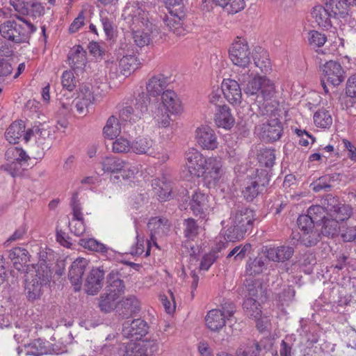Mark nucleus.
Listing matches in <instances>:
<instances>
[{"mask_svg":"<svg viewBox=\"0 0 356 356\" xmlns=\"http://www.w3.org/2000/svg\"><path fill=\"white\" fill-rule=\"evenodd\" d=\"M123 356H145L143 341L128 343Z\"/></svg>","mask_w":356,"mask_h":356,"instance_id":"680f3d73","label":"nucleus"},{"mask_svg":"<svg viewBox=\"0 0 356 356\" xmlns=\"http://www.w3.org/2000/svg\"><path fill=\"white\" fill-rule=\"evenodd\" d=\"M24 353L25 355H32V356H41L42 355L47 354L48 353V349L45 346L44 341L43 340L38 339L34 340L31 343L28 345L24 346V349L19 350L18 348V353Z\"/></svg>","mask_w":356,"mask_h":356,"instance_id":"72a5a7b5","label":"nucleus"},{"mask_svg":"<svg viewBox=\"0 0 356 356\" xmlns=\"http://www.w3.org/2000/svg\"><path fill=\"white\" fill-rule=\"evenodd\" d=\"M79 244L85 249L101 253L102 255L106 257L108 248L104 244L94 238H81L79 240Z\"/></svg>","mask_w":356,"mask_h":356,"instance_id":"37998d69","label":"nucleus"},{"mask_svg":"<svg viewBox=\"0 0 356 356\" xmlns=\"http://www.w3.org/2000/svg\"><path fill=\"white\" fill-rule=\"evenodd\" d=\"M105 270L102 267L93 268L86 280V291L88 294L94 295L99 291L103 286Z\"/></svg>","mask_w":356,"mask_h":356,"instance_id":"a211bd4d","label":"nucleus"},{"mask_svg":"<svg viewBox=\"0 0 356 356\" xmlns=\"http://www.w3.org/2000/svg\"><path fill=\"white\" fill-rule=\"evenodd\" d=\"M77 99L92 104L97 101V95L93 94L92 87L89 85H84L80 88V93Z\"/></svg>","mask_w":356,"mask_h":356,"instance_id":"e2e57ef3","label":"nucleus"},{"mask_svg":"<svg viewBox=\"0 0 356 356\" xmlns=\"http://www.w3.org/2000/svg\"><path fill=\"white\" fill-rule=\"evenodd\" d=\"M259 137L266 141L274 142L280 139L282 133V125L277 118H272L256 127Z\"/></svg>","mask_w":356,"mask_h":356,"instance_id":"f8f14e48","label":"nucleus"},{"mask_svg":"<svg viewBox=\"0 0 356 356\" xmlns=\"http://www.w3.org/2000/svg\"><path fill=\"white\" fill-rule=\"evenodd\" d=\"M226 243H221L217 245L216 250H212L209 253L205 254L200 264V268L203 270H208L211 265L218 258V253L221 251L222 249L226 248Z\"/></svg>","mask_w":356,"mask_h":356,"instance_id":"58836bf2","label":"nucleus"},{"mask_svg":"<svg viewBox=\"0 0 356 356\" xmlns=\"http://www.w3.org/2000/svg\"><path fill=\"white\" fill-rule=\"evenodd\" d=\"M121 132V127L118 118L115 115L110 116L103 129V134L106 138L113 140Z\"/></svg>","mask_w":356,"mask_h":356,"instance_id":"e433bc0d","label":"nucleus"},{"mask_svg":"<svg viewBox=\"0 0 356 356\" xmlns=\"http://www.w3.org/2000/svg\"><path fill=\"white\" fill-rule=\"evenodd\" d=\"M186 165L190 173L197 177H200V174L202 171L207 159H205L203 155L195 148H190L186 152Z\"/></svg>","mask_w":356,"mask_h":356,"instance_id":"dca6fc26","label":"nucleus"},{"mask_svg":"<svg viewBox=\"0 0 356 356\" xmlns=\"http://www.w3.org/2000/svg\"><path fill=\"white\" fill-rule=\"evenodd\" d=\"M307 39L309 45L314 48L323 46L327 41L325 35L317 31H310Z\"/></svg>","mask_w":356,"mask_h":356,"instance_id":"13d9d810","label":"nucleus"},{"mask_svg":"<svg viewBox=\"0 0 356 356\" xmlns=\"http://www.w3.org/2000/svg\"><path fill=\"white\" fill-rule=\"evenodd\" d=\"M88 265V261L86 259L79 257L72 262L70 268L68 278L76 291L81 288L82 277Z\"/></svg>","mask_w":356,"mask_h":356,"instance_id":"4be33fe9","label":"nucleus"},{"mask_svg":"<svg viewBox=\"0 0 356 356\" xmlns=\"http://www.w3.org/2000/svg\"><path fill=\"white\" fill-rule=\"evenodd\" d=\"M261 350L259 343L255 341H248L240 346L236 356H259Z\"/></svg>","mask_w":356,"mask_h":356,"instance_id":"a18cd8bd","label":"nucleus"},{"mask_svg":"<svg viewBox=\"0 0 356 356\" xmlns=\"http://www.w3.org/2000/svg\"><path fill=\"white\" fill-rule=\"evenodd\" d=\"M51 275L47 274V271L42 270V273L35 272V276L31 281H26L25 284V293L29 300L33 301L40 298L44 289L50 283Z\"/></svg>","mask_w":356,"mask_h":356,"instance_id":"1a4fd4ad","label":"nucleus"},{"mask_svg":"<svg viewBox=\"0 0 356 356\" xmlns=\"http://www.w3.org/2000/svg\"><path fill=\"white\" fill-rule=\"evenodd\" d=\"M150 103V98L149 95L144 92H140L135 99L134 109L136 111V115L140 116V118L148 111V106Z\"/></svg>","mask_w":356,"mask_h":356,"instance_id":"c03bdc74","label":"nucleus"},{"mask_svg":"<svg viewBox=\"0 0 356 356\" xmlns=\"http://www.w3.org/2000/svg\"><path fill=\"white\" fill-rule=\"evenodd\" d=\"M140 305L138 300L135 296H128L123 299L119 305L118 312L123 318L132 316L140 311Z\"/></svg>","mask_w":356,"mask_h":356,"instance_id":"bb28decb","label":"nucleus"},{"mask_svg":"<svg viewBox=\"0 0 356 356\" xmlns=\"http://www.w3.org/2000/svg\"><path fill=\"white\" fill-rule=\"evenodd\" d=\"M226 320L224 314L218 309L210 310L205 318L207 327L214 332L222 329L225 325Z\"/></svg>","mask_w":356,"mask_h":356,"instance_id":"c85d7f7f","label":"nucleus"},{"mask_svg":"<svg viewBox=\"0 0 356 356\" xmlns=\"http://www.w3.org/2000/svg\"><path fill=\"white\" fill-rule=\"evenodd\" d=\"M102 169L104 172L115 173L122 172V176L128 179L134 175L136 172L135 168L127 166L126 161L115 156H107L102 162Z\"/></svg>","mask_w":356,"mask_h":356,"instance_id":"ddd939ff","label":"nucleus"},{"mask_svg":"<svg viewBox=\"0 0 356 356\" xmlns=\"http://www.w3.org/2000/svg\"><path fill=\"white\" fill-rule=\"evenodd\" d=\"M118 298L115 293H105L100 296L99 307L100 309L105 312H109L115 307V301Z\"/></svg>","mask_w":356,"mask_h":356,"instance_id":"8fccbe9b","label":"nucleus"},{"mask_svg":"<svg viewBox=\"0 0 356 356\" xmlns=\"http://www.w3.org/2000/svg\"><path fill=\"white\" fill-rule=\"evenodd\" d=\"M27 13H24V15H30L33 18L40 17L44 13V6L37 1H28L26 5Z\"/></svg>","mask_w":356,"mask_h":356,"instance_id":"0e129e2a","label":"nucleus"},{"mask_svg":"<svg viewBox=\"0 0 356 356\" xmlns=\"http://www.w3.org/2000/svg\"><path fill=\"white\" fill-rule=\"evenodd\" d=\"M254 63L262 72L266 73L271 70V64L268 58V54L261 47L255 49L252 56Z\"/></svg>","mask_w":356,"mask_h":356,"instance_id":"c9c22d12","label":"nucleus"},{"mask_svg":"<svg viewBox=\"0 0 356 356\" xmlns=\"http://www.w3.org/2000/svg\"><path fill=\"white\" fill-rule=\"evenodd\" d=\"M214 120L218 127L225 129H230L234 123V118L227 105L217 106Z\"/></svg>","mask_w":356,"mask_h":356,"instance_id":"cd10ccee","label":"nucleus"},{"mask_svg":"<svg viewBox=\"0 0 356 356\" xmlns=\"http://www.w3.org/2000/svg\"><path fill=\"white\" fill-rule=\"evenodd\" d=\"M352 213V209L348 205L339 204L337 209L330 214V217L337 220L338 222H343L348 220Z\"/></svg>","mask_w":356,"mask_h":356,"instance_id":"4d7b16f0","label":"nucleus"},{"mask_svg":"<svg viewBox=\"0 0 356 356\" xmlns=\"http://www.w3.org/2000/svg\"><path fill=\"white\" fill-rule=\"evenodd\" d=\"M39 134L36 138L37 146L33 148V157L35 159H40L44 156V150L49 149V144L46 143L45 138Z\"/></svg>","mask_w":356,"mask_h":356,"instance_id":"338daca9","label":"nucleus"},{"mask_svg":"<svg viewBox=\"0 0 356 356\" xmlns=\"http://www.w3.org/2000/svg\"><path fill=\"white\" fill-rule=\"evenodd\" d=\"M250 49L244 39L238 38L229 49V56L232 63L241 68V70H248L250 64Z\"/></svg>","mask_w":356,"mask_h":356,"instance_id":"423d86ee","label":"nucleus"},{"mask_svg":"<svg viewBox=\"0 0 356 356\" xmlns=\"http://www.w3.org/2000/svg\"><path fill=\"white\" fill-rule=\"evenodd\" d=\"M159 106L162 107L165 111L171 115H178L183 111L181 102L177 95L171 90H166L161 95V102Z\"/></svg>","mask_w":356,"mask_h":356,"instance_id":"412c9836","label":"nucleus"},{"mask_svg":"<svg viewBox=\"0 0 356 356\" xmlns=\"http://www.w3.org/2000/svg\"><path fill=\"white\" fill-rule=\"evenodd\" d=\"M51 258V250L40 248L38 252V261L36 264L31 265V267L32 268H34L35 272L42 273V270H44L45 272L47 270V274H50V275H51V272L49 266Z\"/></svg>","mask_w":356,"mask_h":356,"instance_id":"c756f323","label":"nucleus"},{"mask_svg":"<svg viewBox=\"0 0 356 356\" xmlns=\"http://www.w3.org/2000/svg\"><path fill=\"white\" fill-rule=\"evenodd\" d=\"M257 159L261 166L271 168L275 160L274 149L266 148L260 150Z\"/></svg>","mask_w":356,"mask_h":356,"instance_id":"603ef678","label":"nucleus"},{"mask_svg":"<svg viewBox=\"0 0 356 356\" xmlns=\"http://www.w3.org/2000/svg\"><path fill=\"white\" fill-rule=\"evenodd\" d=\"M200 177H202L204 185L207 188L215 187L225 173L221 159L218 157H209L204 168L201 171Z\"/></svg>","mask_w":356,"mask_h":356,"instance_id":"39448f33","label":"nucleus"},{"mask_svg":"<svg viewBox=\"0 0 356 356\" xmlns=\"http://www.w3.org/2000/svg\"><path fill=\"white\" fill-rule=\"evenodd\" d=\"M131 151L136 154H147L164 163L168 159L166 153H160L154 140L149 137H138L131 143Z\"/></svg>","mask_w":356,"mask_h":356,"instance_id":"0eeeda50","label":"nucleus"},{"mask_svg":"<svg viewBox=\"0 0 356 356\" xmlns=\"http://www.w3.org/2000/svg\"><path fill=\"white\" fill-rule=\"evenodd\" d=\"M321 234L314 228L300 234V242L307 247L315 245L320 240Z\"/></svg>","mask_w":356,"mask_h":356,"instance_id":"3c124183","label":"nucleus"},{"mask_svg":"<svg viewBox=\"0 0 356 356\" xmlns=\"http://www.w3.org/2000/svg\"><path fill=\"white\" fill-rule=\"evenodd\" d=\"M147 323L140 318L134 319L131 323L126 321L122 325V334L131 340L140 339L147 333Z\"/></svg>","mask_w":356,"mask_h":356,"instance_id":"2eb2a0df","label":"nucleus"},{"mask_svg":"<svg viewBox=\"0 0 356 356\" xmlns=\"http://www.w3.org/2000/svg\"><path fill=\"white\" fill-rule=\"evenodd\" d=\"M325 5L332 18L344 17L347 14L346 3L342 0H326Z\"/></svg>","mask_w":356,"mask_h":356,"instance_id":"4c0bfd02","label":"nucleus"},{"mask_svg":"<svg viewBox=\"0 0 356 356\" xmlns=\"http://www.w3.org/2000/svg\"><path fill=\"white\" fill-rule=\"evenodd\" d=\"M21 22L7 20L0 25V35L14 44L29 43L31 35L37 28L22 17L17 16Z\"/></svg>","mask_w":356,"mask_h":356,"instance_id":"20e7f679","label":"nucleus"},{"mask_svg":"<svg viewBox=\"0 0 356 356\" xmlns=\"http://www.w3.org/2000/svg\"><path fill=\"white\" fill-rule=\"evenodd\" d=\"M240 86L238 80L229 79L223 80L221 84L222 92L225 97L232 104L241 102L242 94Z\"/></svg>","mask_w":356,"mask_h":356,"instance_id":"5701e85b","label":"nucleus"},{"mask_svg":"<svg viewBox=\"0 0 356 356\" xmlns=\"http://www.w3.org/2000/svg\"><path fill=\"white\" fill-rule=\"evenodd\" d=\"M131 150V143L125 138L120 137L113 143V151L115 153H124Z\"/></svg>","mask_w":356,"mask_h":356,"instance_id":"774afa93","label":"nucleus"},{"mask_svg":"<svg viewBox=\"0 0 356 356\" xmlns=\"http://www.w3.org/2000/svg\"><path fill=\"white\" fill-rule=\"evenodd\" d=\"M152 8V2L147 0L128 5L124 10L123 15L132 31L134 41L140 47L148 45L151 40L154 25L149 21V12Z\"/></svg>","mask_w":356,"mask_h":356,"instance_id":"f03ea898","label":"nucleus"},{"mask_svg":"<svg viewBox=\"0 0 356 356\" xmlns=\"http://www.w3.org/2000/svg\"><path fill=\"white\" fill-rule=\"evenodd\" d=\"M119 118L121 120L130 122H136L140 120V117L136 115L134 108L129 105L122 106L119 109Z\"/></svg>","mask_w":356,"mask_h":356,"instance_id":"5fc2aeb1","label":"nucleus"},{"mask_svg":"<svg viewBox=\"0 0 356 356\" xmlns=\"http://www.w3.org/2000/svg\"><path fill=\"white\" fill-rule=\"evenodd\" d=\"M170 225L167 219H162L158 217L152 218L147 224V228L149 231V240L147 242V250L145 254V257L150 254V249L152 245L159 248L156 243L157 236H162L168 230Z\"/></svg>","mask_w":356,"mask_h":356,"instance_id":"9b49d317","label":"nucleus"},{"mask_svg":"<svg viewBox=\"0 0 356 356\" xmlns=\"http://www.w3.org/2000/svg\"><path fill=\"white\" fill-rule=\"evenodd\" d=\"M323 79L334 86L340 85L346 78V73L341 64L334 60L327 61L322 66Z\"/></svg>","mask_w":356,"mask_h":356,"instance_id":"4468645a","label":"nucleus"},{"mask_svg":"<svg viewBox=\"0 0 356 356\" xmlns=\"http://www.w3.org/2000/svg\"><path fill=\"white\" fill-rule=\"evenodd\" d=\"M29 252L19 247L10 250L8 254L15 268L24 273H28L30 270L31 266L26 264L29 261Z\"/></svg>","mask_w":356,"mask_h":356,"instance_id":"aec40b11","label":"nucleus"},{"mask_svg":"<svg viewBox=\"0 0 356 356\" xmlns=\"http://www.w3.org/2000/svg\"><path fill=\"white\" fill-rule=\"evenodd\" d=\"M250 249L251 245L250 243H246L244 245L236 246L229 252L227 256V259H229L232 257H234V259L235 261L243 260L245 257L246 253L249 252Z\"/></svg>","mask_w":356,"mask_h":356,"instance_id":"052dcab7","label":"nucleus"},{"mask_svg":"<svg viewBox=\"0 0 356 356\" xmlns=\"http://www.w3.org/2000/svg\"><path fill=\"white\" fill-rule=\"evenodd\" d=\"M216 5L225 8L229 13L234 14L242 10L245 6L244 0H213Z\"/></svg>","mask_w":356,"mask_h":356,"instance_id":"49530a36","label":"nucleus"},{"mask_svg":"<svg viewBox=\"0 0 356 356\" xmlns=\"http://www.w3.org/2000/svg\"><path fill=\"white\" fill-rule=\"evenodd\" d=\"M169 15H165L163 21L170 31L177 36L184 35L186 30L183 27V19L185 16L183 7L179 5H173L168 8Z\"/></svg>","mask_w":356,"mask_h":356,"instance_id":"9d476101","label":"nucleus"},{"mask_svg":"<svg viewBox=\"0 0 356 356\" xmlns=\"http://www.w3.org/2000/svg\"><path fill=\"white\" fill-rule=\"evenodd\" d=\"M184 234L188 241H194L197 236L200 227L193 218H187L184 220Z\"/></svg>","mask_w":356,"mask_h":356,"instance_id":"09e8293b","label":"nucleus"},{"mask_svg":"<svg viewBox=\"0 0 356 356\" xmlns=\"http://www.w3.org/2000/svg\"><path fill=\"white\" fill-rule=\"evenodd\" d=\"M140 65V63L136 56L134 55L124 56L119 60V67L120 73L127 77L133 72H134Z\"/></svg>","mask_w":356,"mask_h":356,"instance_id":"f704fd0d","label":"nucleus"},{"mask_svg":"<svg viewBox=\"0 0 356 356\" xmlns=\"http://www.w3.org/2000/svg\"><path fill=\"white\" fill-rule=\"evenodd\" d=\"M197 143L207 149H215L218 143L215 131L207 126H202L197 129L195 131Z\"/></svg>","mask_w":356,"mask_h":356,"instance_id":"6ab92c4d","label":"nucleus"},{"mask_svg":"<svg viewBox=\"0 0 356 356\" xmlns=\"http://www.w3.org/2000/svg\"><path fill=\"white\" fill-rule=\"evenodd\" d=\"M5 156L11 163L17 162L18 163L27 161L30 159V156L23 149L17 147L8 148L6 152Z\"/></svg>","mask_w":356,"mask_h":356,"instance_id":"a19ab883","label":"nucleus"},{"mask_svg":"<svg viewBox=\"0 0 356 356\" xmlns=\"http://www.w3.org/2000/svg\"><path fill=\"white\" fill-rule=\"evenodd\" d=\"M270 177L266 170H261L259 175L254 178L248 179L242 191L243 197L248 201H252L260 193H263L269 184Z\"/></svg>","mask_w":356,"mask_h":356,"instance_id":"6e6552de","label":"nucleus"},{"mask_svg":"<svg viewBox=\"0 0 356 356\" xmlns=\"http://www.w3.org/2000/svg\"><path fill=\"white\" fill-rule=\"evenodd\" d=\"M152 186L154 193L161 201H166L171 197L172 183L166 177L156 179L152 181Z\"/></svg>","mask_w":356,"mask_h":356,"instance_id":"b1692460","label":"nucleus"},{"mask_svg":"<svg viewBox=\"0 0 356 356\" xmlns=\"http://www.w3.org/2000/svg\"><path fill=\"white\" fill-rule=\"evenodd\" d=\"M169 114H170L169 112L158 106L153 113V118L159 127H167L170 126L171 122Z\"/></svg>","mask_w":356,"mask_h":356,"instance_id":"864d4df0","label":"nucleus"},{"mask_svg":"<svg viewBox=\"0 0 356 356\" xmlns=\"http://www.w3.org/2000/svg\"><path fill=\"white\" fill-rule=\"evenodd\" d=\"M67 60L75 73L82 72L87 63L86 51L81 45L74 46L68 53Z\"/></svg>","mask_w":356,"mask_h":356,"instance_id":"f3484780","label":"nucleus"},{"mask_svg":"<svg viewBox=\"0 0 356 356\" xmlns=\"http://www.w3.org/2000/svg\"><path fill=\"white\" fill-rule=\"evenodd\" d=\"M168 79L163 74H157L152 76L146 83L147 95L152 97L162 95L166 90Z\"/></svg>","mask_w":356,"mask_h":356,"instance_id":"a878e982","label":"nucleus"},{"mask_svg":"<svg viewBox=\"0 0 356 356\" xmlns=\"http://www.w3.org/2000/svg\"><path fill=\"white\" fill-rule=\"evenodd\" d=\"M293 253V248L288 245L269 248L266 250V257L275 262H284L290 259Z\"/></svg>","mask_w":356,"mask_h":356,"instance_id":"393cba45","label":"nucleus"},{"mask_svg":"<svg viewBox=\"0 0 356 356\" xmlns=\"http://www.w3.org/2000/svg\"><path fill=\"white\" fill-rule=\"evenodd\" d=\"M314 122L316 127L326 129L332 124V118L328 111L320 109L314 115Z\"/></svg>","mask_w":356,"mask_h":356,"instance_id":"de8ad7c7","label":"nucleus"},{"mask_svg":"<svg viewBox=\"0 0 356 356\" xmlns=\"http://www.w3.org/2000/svg\"><path fill=\"white\" fill-rule=\"evenodd\" d=\"M254 219L252 209L241 202L234 204L230 213L231 226L225 233V239L232 242L242 239L252 229Z\"/></svg>","mask_w":356,"mask_h":356,"instance_id":"7ed1b4c3","label":"nucleus"},{"mask_svg":"<svg viewBox=\"0 0 356 356\" xmlns=\"http://www.w3.org/2000/svg\"><path fill=\"white\" fill-rule=\"evenodd\" d=\"M312 16L320 27L328 29L332 26L331 19L329 11L327 10L325 5H318L314 6L312 10Z\"/></svg>","mask_w":356,"mask_h":356,"instance_id":"7c9ffc66","label":"nucleus"},{"mask_svg":"<svg viewBox=\"0 0 356 356\" xmlns=\"http://www.w3.org/2000/svg\"><path fill=\"white\" fill-rule=\"evenodd\" d=\"M337 220L332 217H324L322 220L321 234L325 236L333 237L337 235L340 230Z\"/></svg>","mask_w":356,"mask_h":356,"instance_id":"ea45409f","label":"nucleus"},{"mask_svg":"<svg viewBox=\"0 0 356 356\" xmlns=\"http://www.w3.org/2000/svg\"><path fill=\"white\" fill-rule=\"evenodd\" d=\"M63 88L67 91H73L76 87V80L72 71L65 70L61 76Z\"/></svg>","mask_w":356,"mask_h":356,"instance_id":"69168bd1","label":"nucleus"},{"mask_svg":"<svg viewBox=\"0 0 356 356\" xmlns=\"http://www.w3.org/2000/svg\"><path fill=\"white\" fill-rule=\"evenodd\" d=\"M238 80L248 96H256L257 107L256 115H268L275 108V105L270 104L275 97L276 90L274 83L266 76L258 75L251 70H241L237 75Z\"/></svg>","mask_w":356,"mask_h":356,"instance_id":"f257e3e1","label":"nucleus"},{"mask_svg":"<svg viewBox=\"0 0 356 356\" xmlns=\"http://www.w3.org/2000/svg\"><path fill=\"white\" fill-rule=\"evenodd\" d=\"M69 227L71 232L75 236H79L82 235L86 231L83 215H81L80 217L73 216L72 220L69 223Z\"/></svg>","mask_w":356,"mask_h":356,"instance_id":"bf43d9fd","label":"nucleus"},{"mask_svg":"<svg viewBox=\"0 0 356 356\" xmlns=\"http://www.w3.org/2000/svg\"><path fill=\"white\" fill-rule=\"evenodd\" d=\"M24 132V122L22 120L15 121L6 129L5 137L10 143L16 144Z\"/></svg>","mask_w":356,"mask_h":356,"instance_id":"473e14b6","label":"nucleus"},{"mask_svg":"<svg viewBox=\"0 0 356 356\" xmlns=\"http://www.w3.org/2000/svg\"><path fill=\"white\" fill-rule=\"evenodd\" d=\"M264 266L265 263L261 257L250 259L246 264V272L250 275L259 274L262 273Z\"/></svg>","mask_w":356,"mask_h":356,"instance_id":"6e6d98bb","label":"nucleus"},{"mask_svg":"<svg viewBox=\"0 0 356 356\" xmlns=\"http://www.w3.org/2000/svg\"><path fill=\"white\" fill-rule=\"evenodd\" d=\"M243 308L249 317L258 318L261 316V309L259 303L253 298H247L243 302Z\"/></svg>","mask_w":356,"mask_h":356,"instance_id":"79ce46f5","label":"nucleus"},{"mask_svg":"<svg viewBox=\"0 0 356 356\" xmlns=\"http://www.w3.org/2000/svg\"><path fill=\"white\" fill-rule=\"evenodd\" d=\"M208 208V196L196 191L192 195L190 202V209L195 216L202 215Z\"/></svg>","mask_w":356,"mask_h":356,"instance_id":"2f4dec72","label":"nucleus"}]
</instances>
